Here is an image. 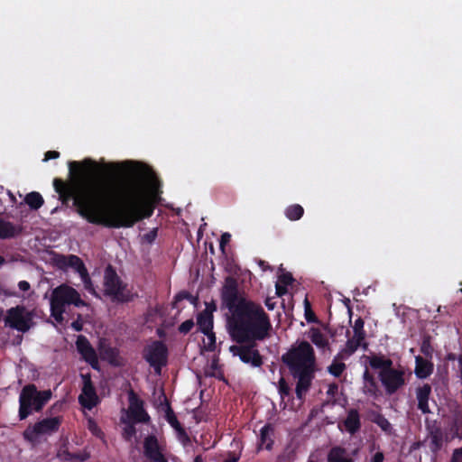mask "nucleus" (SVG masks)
Instances as JSON below:
<instances>
[{"mask_svg": "<svg viewBox=\"0 0 462 462\" xmlns=\"http://www.w3.org/2000/svg\"><path fill=\"white\" fill-rule=\"evenodd\" d=\"M81 378L83 386L79 396V402L82 407L90 411L100 402V399L97 394L90 374H81Z\"/></svg>", "mask_w": 462, "mask_h": 462, "instance_id": "11", "label": "nucleus"}, {"mask_svg": "<svg viewBox=\"0 0 462 462\" xmlns=\"http://www.w3.org/2000/svg\"><path fill=\"white\" fill-rule=\"evenodd\" d=\"M309 462H315V461H313V460H310Z\"/></svg>", "mask_w": 462, "mask_h": 462, "instance_id": "64", "label": "nucleus"}, {"mask_svg": "<svg viewBox=\"0 0 462 462\" xmlns=\"http://www.w3.org/2000/svg\"><path fill=\"white\" fill-rule=\"evenodd\" d=\"M60 155V152L57 151H48L44 154V161L46 162L52 159H58Z\"/></svg>", "mask_w": 462, "mask_h": 462, "instance_id": "50", "label": "nucleus"}, {"mask_svg": "<svg viewBox=\"0 0 462 462\" xmlns=\"http://www.w3.org/2000/svg\"><path fill=\"white\" fill-rule=\"evenodd\" d=\"M52 393L48 390H38L33 383L24 385L19 394L18 417L20 420H26L33 412H41L51 401Z\"/></svg>", "mask_w": 462, "mask_h": 462, "instance_id": "5", "label": "nucleus"}, {"mask_svg": "<svg viewBox=\"0 0 462 462\" xmlns=\"http://www.w3.org/2000/svg\"><path fill=\"white\" fill-rule=\"evenodd\" d=\"M4 263H5V259L0 255V265H3Z\"/></svg>", "mask_w": 462, "mask_h": 462, "instance_id": "63", "label": "nucleus"}, {"mask_svg": "<svg viewBox=\"0 0 462 462\" xmlns=\"http://www.w3.org/2000/svg\"><path fill=\"white\" fill-rule=\"evenodd\" d=\"M128 402L127 415L134 423H147L150 421V416L143 407V401L132 388L128 391Z\"/></svg>", "mask_w": 462, "mask_h": 462, "instance_id": "10", "label": "nucleus"}, {"mask_svg": "<svg viewBox=\"0 0 462 462\" xmlns=\"http://www.w3.org/2000/svg\"><path fill=\"white\" fill-rule=\"evenodd\" d=\"M304 214V208L299 204H293L286 208L285 216L291 221L299 220Z\"/></svg>", "mask_w": 462, "mask_h": 462, "instance_id": "31", "label": "nucleus"}, {"mask_svg": "<svg viewBox=\"0 0 462 462\" xmlns=\"http://www.w3.org/2000/svg\"><path fill=\"white\" fill-rule=\"evenodd\" d=\"M339 430L350 435H356L362 427L361 416L357 409L351 408L346 411V417L337 425Z\"/></svg>", "mask_w": 462, "mask_h": 462, "instance_id": "14", "label": "nucleus"}, {"mask_svg": "<svg viewBox=\"0 0 462 462\" xmlns=\"http://www.w3.org/2000/svg\"><path fill=\"white\" fill-rule=\"evenodd\" d=\"M157 235H158V228L157 227L152 228L151 231H149L148 233L143 235V240L148 244H152L155 241Z\"/></svg>", "mask_w": 462, "mask_h": 462, "instance_id": "47", "label": "nucleus"}, {"mask_svg": "<svg viewBox=\"0 0 462 462\" xmlns=\"http://www.w3.org/2000/svg\"><path fill=\"white\" fill-rule=\"evenodd\" d=\"M123 422L125 424V426L123 429V438L130 441L132 438L136 434V429L134 427V423L132 422H126V420H123Z\"/></svg>", "mask_w": 462, "mask_h": 462, "instance_id": "34", "label": "nucleus"}, {"mask_svg": "<svg viewBox=\"0 0 462 462\" xmlns=\"http://www.w3.org/2000/svg\"><path fill=\"white\" fill-rule=\"evenodd\" d=\"M57 263L60 268L71 267L79 274L87 269L81 258L75 254L60 255Z\"/></svg>", "mask_w": 462, "mask_h": 462, "instance_id": "20", "label": "nucleus"}, {"mask_svg": "<svg viewBox=\"0 0 462 462\" xmlns=\"http://www.w3.org/2000/svg\"><path fill=\"white\" fill-rule=\"evenodd\" d=\"M365 322L362 318H357L355 320L353 330H354V336L356 337L359 338H365V331L364 329Z\"/></svg>", "mask_w": 462, "mask_h": 462, "instance_id": "35", "label": "nucleus"}, {"mask_svg": "<svg viewBox=\"0 0 462 462\" xmlns=\"http://www.w3.org/2000/svg\"><path fill=\"white\" fill-rule=\"evenodd\" d=\"M210 310V313L213 314L214 311L217 310V306L214 302L206 303V308L204 310Z\"/></svg>", "mask_w": 462, "mask_h": 462, "instance_id": "58", "label": "nucleus"}, {"mask_svg": "<svg viewBox=\"0 0 462 462\" xmlns=\"http://www.w3.org/2000/svg\"><path fill=\"white\" fill-rule=\"evenodd\" d=\"M337 389H338V387H337V383L329 384L328 389L327 391L328 395H332V396L335 395L337 392Z\"/></svg>", "mask_w": 462, "mask_h": 462, "instance_id": "55", "label": "nucleus"}, {"mask_svg": "<svg viewBox=\"0 0 462 462\" xmlns=\"http://www.w3.org/2000/svg\"><path fill=\"white\" fill-rule=\"evenodd\" d=\"M76 347L81 358L89 364L93 369L99 368L97 352L87 337L79 335L76 340Z\"/></svg>", "mask_w": 462, "mask_h": 462, "instance_id": "12", "label": "nucleus"}, {"mask_svg": "<svg viewBox=\"0 0 462 462\" xmlns=\"http://www.w3.org/2000/svg\"><path fill=\"white\" fill-rule=\"evenodd\" d=\"M384 455L382 451H377L371 459V462H383Z\"/></svg>", "mask_w": 462, "mask_h": 462, "instance_id": "53", "label": "nucleus"}, {"mask_svg": "<svg viewBox=\"0 0 462 462\" xmlns=\"http://www.w3.org/2000/svg\"><path fill=\"white\" fill-rule=\"evenodd\" d=\"M71 328L75 330V331H81L82 328H83V325L82 323L79 321V320H75L71 323Z\"/></svg>", "mask_w": 462, "mask_h": 462, "instance_id": "57", "label": "nucleus"}, {"mask_svg": "<svg viewBox=\"0 0 462 462\" xmlns=\"http://www.w3.org/2000/svg\"><path fill=\"white\" fill-rule=\"evenodd\" d=\"M5 323L13 329L25 333L32 326V315L23 306L18 305L7 310Z\"/></svg>", "mask_w": 462, "mask_h": 462, "instance_id": "9", "label": "nucleus"}, {"mask_svg": "<svg viewBox=\"0 0 462 462\" xmlns=\"http://www.w3.org/2000/svg\"><path fill=\"white\" fill-rule=\"evenodd\" d=\"M309 337L310 341L319 348L326 349L329 348V343L326 336L318 328H311L310 329Z\"/></svg>", "mask_w": 462, "mask_h": 462, "instance_id": "26", "label": "nucleus"}, {"mask_svg": "<svg viewBox=\"0 0 462 462\" xmlns=\"http://www.w3.org/2000/svg\"><path fill=\"white\" fill-rule=\"evenodd\" d=\"M259 265L263 269L265 270L268 266L266 265V263L263 260H260L259 261Z\"/></svg>", "mask_w": 462, "mask_h": 462, "instance_id": "61", "label": "nucleus"}, {"mask_svg": "<svg viewBox=\"0 0 462 462\" xmlns=\"http://www.w3.org/2000/svg\"><path fill=\"white\" fill-rule=\"evenodd\" d=\"M367 359L372 369L379 370L378 378L388 395L394 394L405 385L403 368H394L390 357L383 354H372Z\"/></svg>", "mask_w": 462, "mask_h": 462, "instance_id": "4", "label": "nucleus"}, {"mask_svg": "<svg viewBox=\"0 0 462 462\" xmlns=\"http://www.w3.org/2000/svg\"><path fill=\"white\" fill-rule=\"evenodd\" d=\"M164 418L166 421L174 429V430L182 426L180 422L178 420L177 416L168 401H166V410Z\"/></svg>", "mask_w": 462, "mask_h": 462, "instance_id": "32", "label": "nucleus"}, {"mask_svg": "<svg viewBox=\"0 0 462 462\" xmlns=\"http://www.w3.org/2000/svg\"><path fill=\"white\" fill-rule=\"evenodd\" d=\"M100 356L104 360H106L112 365L116 364L119 352L116 347L110 346H101L99 348Z\"/></svg>", "mask_w": 462, "mask_h": 462, "instance_id": "30", "label": "nucleus"}, {"mask_svg": "<svg viewBox=\"0 0 462 462\" xmlns=\"http://www.w3.org/2000/svg\"><path fill=\"white\" fill-rule=\"evenodd\" d=\"M65 312V308L57 306L55 304L51 303V314L53 319L61 323L63 320V313Z\"/></svg>", "mask_w": 462, "mask_h": 462, "instance_id": "38", "label": "nucleus"}, {"mask_svg": "<svg viewBox=\"0 0 462 462\" xmlns=\"http://www.w3.org/2000/svg\"><path fill=\"white\" fill-rule=\"evenodd\" d=\"M168 355L166 345L159 340L153 341L143 350V358L158 374H161L162 367L167 365Z\"/></svg>", "mask_w": 462, "mask_h": 462, "instance_id": "7", "label": "nucleus"}, {"mask_svg": "<svg viewBox=\"0 0 462 462\" xmlns=\"http://www.w3.org/2000/svg\"><path fill=\"white\" fill-rule=\"evenodd\" d=\"M363 379L365 381V383L374 380V377L373 374H370V372L366 369L365 372H364V374H363Z\"/></svg>", "mask_w": 462, "mask_h": 462, "instance_id": "56", "label": "nucleus"}, {"mask_svg": "<svg viewBox=\"0 0 462 462\" xmlns=\"http://www.w3.org/2000/svg\"><path fill=\"white\" fill-rule=\"evenodd\" d=\"M213 325H214V317L213 314L210 313V310H202L199 312L197 316V326L199 330L203 333L207 334L208 332H211L213 330Z\"/></svg>", "mask_w": 462, "mask_h": 462, "instance_id": "23", "label": "nucleus"}, {"mask_svg": "<svg viewBox=\"0 0 462 462\" xmlns=\"http://www.w3.org/2000/svg\"><path fill=\"white\" fill-rule=\"evenodd\" d=\"M275 289H276V294L278 296H282L284 294L287 293L288 290H287V286L285 285H282L281 284L280 282H277L276 285H275Z\"/></svg>", "mask_w": 462, "mask_h": 462, "instance_id": "51", "label": "nucleus"}, {"mask_svg": "<svg viewBox=\"0 0 462 462\" xmlns=\"http://www.w3.org/2000/svg\"><path fill=\"white\" fill-rule=\"evenodd\" d=\"M57 456L61 460L73 462H83L88 458L87 455L80 453H70L68 449L67 444H63L60 447Z\"/></svg>", "mask_w": 462, "mask_h": 462, "instance_id": "25", "label": "nucleus"}, {"mask_svg": "<svg viewBox=\"0 0 462 462\" xmlns=\"http://www.w3.org/2000/svg\"><path fill=\"white\" fill-rule=\"evenodd\" d=\"M221 298L231 313L227 320L229 336L236 343L229 347L230 353L252 367H261L263 357L256 348V342L269 337L272 329L269 315L260 304L239 297L237 283L231 277L226 280Z\"/></svg>", "mask_w": 462, "mask_h": 462, "instance_id": "2", "label": "nucleus"}, {"mask_svg": "<svg viewBox=\"0 0 462 462\" xmlns=\"http://www.w3.org/2000/svg\"><path fill=\"white\" fill-rule=\"evenodd\" d=\"M143 454L152 462H168L160 448L158 439L154 435H149L144 439Z\"/></svg>", "mask_w": 462, "mask_h": 462, "instance_id": "15", "label": "nucleus"}, {"mask_svg": "<svg viewBox=\"0 0 462 462\" xmlns=\"http://www.w3.org/2000/svg\"><path fill=\"white\" fill-rule=\"evenodd\" d=\"M429 448L430 451L437 455L443 447L444 433L441 427L433 425L429 429Z\"/></svg>", "mask_w": 462, "mask_h": 462, "instance_id": "17", "label": "nucleus"}, {"mask_svg": "<svg viewBox=\"0 0 462 462\" xmlns=\"http://www.w3.org/2000/svg\"><path fill=\"white\" fill-rule=\"evenodd\" d=\"M274 433L275 428L271 423H266L261 428L257 443L258 451L263 448L269 451L273 449L274 444Z\"/></svg>", "mask_w": 462, "mask_h": 462, "instance_id": "16", "label": "nucleus"}, {"mask_svg": "<svg viewBox=\"0 0 462 462\" xmlns=\"http://www.w3.org/2000/svg\"><path fill=\"white\" fill-rule=\"evenodd\" d=\"M282 361L288 367L291 376L297 379L296 397L303 400L315 378L316 356L312 346L308 341H300L282 356Z\"/></svg>", "mask_w": 462, "mask_h": 462, "instance_id": "3", "label": "nucleus"}, {"mask_svg": "<svg viewBox=\"0 0 462 462\" xmlns=\"http://www.w3.org/2000/svg\"><path fill=\"white\" fill-rule=\"evenodd\" d=\"M24 202L31 209L37 210L43 205L44 199L39 192L32 191L25 196Z\"/></svg>", "mask_w": 462, "mask_h": 462, "instance_id": "29", "label": "nucleus"}, {"mask_svg": "<svg viewBox=\"0 0 462 462\" xmlns=\"http://www.w3.org/2000/svg\"><path fill=\"white\" fill-rule=\"evenodd\" d=\"M278 389L279 393L281 394L282 398H284L285 396H289L291 393V388L289 384L287 383L286 380L282 377L278 382Z\"/></svg>", "mask_w": 462, "mask_h": 462, "instance_id": "41", "label": "nucleus"}, {"mask_svg": "<svg viewBox=\"0 0 462 462\" xmlns=\"http://www.w3.org/2000/svg\"><path fill=\"white\" fill-rule=\"evenodd\" d=\"M70 181L53 180L63 205L72 200L78 214L88 223L109 228H130L152 216L160 197L154 171L140 162L103 165L86 158L69 162Z\"/></svg>", "mask_w": 462, "mask_h": 462, "instance_id": "1", "label": "nucleus"}, {"mask_svg": "<svg viewBox=\"0 0 462 462\" xmlns=\"http://www.w3.org/2000/svg\"><path fill=\"white\" fill-rule=\"evenodd\" d=\"M240 455L235 452H229L227 457L223 462H238Z\"/></svg>", "mask_w": 462, "mask_h": 462, "instance_id": "52", "label": "nucleus"}, {"mask_svg": "<svg viewBox=\"0 0 462 462\" xmlns=\"http://www.w3.org/2000/svg\"><path fill=\"white\" fill-rule=\"evenodd\" d=\"M450 462H462V447L454 449Z\"/></svg>", "mask_w": 462, "mask_h": 462, "instance_id": "48", "label": "nucleus"}, {"mask_svg": "<svg viewBox=\"0 0 462 462\" xmlns=\"http://www.w3.org/2000/svg\"><path fill=\"white\" fill-rule=\"evenodd\" d=\"M433 347L430 343V337H424L420 345V352L428 358H431L433 355Z\"/></svg>", "mask_w": 462, "mask_h": 462, "instance_id": "36", "label": "nucleus"}, {"mask_svg": "<svg viewBox=\"0 0 462 462\" xmlns=\"http://www.w3.org/2000/svg\"><path fill=\"white\" fill-rule=\"evenodd\" d=\"M62 402H57L47 411V415L51 416L35 422L29 426L23 432V437L29 441H34L40 435H51L59 431L62 424V416H53L56 411L62 408Z\"/></svg>", "mask_w": 462, "mask_h": 462, "instance_id": "6", "label": "nucleus"}, {"mask_svg": "<svg viewBox=\"0 0 462 462\" xmlns=\"http://www.w3.org/2000/svg\"><path fill=\"white\" fill-rule=\"evenodd\" d=\"M373 422L380 427L381 430L386 434L391 435L393 433L392 424L383 414L377 413L373 420Z\"/></svg>", "mask_w": 462, "mask_h": 462, "instance_id": "33", "label": "nucleus"}, {"mask_svg": "<svg viewBox=\"0 0 462 462\" xmlns=\"http://www.w3.org/2000/svg\"><path fill=\"white\" fill-rule=\"evenodd\" d=\"M79 276H80V278L82 280V282L84 284L85 289L88 292L95 293V289H94L91 278H90V276L88 274V269H86L84 272H82L79 274Z\"/></svg>", "mask_w": 462, "mask_h": 462, "instance_id": "39", "label": "nucleus"}, {"mask_svg": "<svg viewBox=\"0 0 462 462\" xmlns=\"http://www.w3.org/2000/svg\"><path fill=\"white\" fill-rule=\"evenodd\" d=\"M175 431L178 439L183 446H187L190 442V438L188 435L186 430L183 428V426L178 428L177 430H175Z\"/></svg>", "mask_w": 462, "mask_h": 462, "instance_id": "40", "label": "nucleus"}, {"mask_svg": "<svg viewBox=\"0 0 462 462\" xmlns=\"http://www.w3.org/2000/svg\"><path fill=\"white\" fill-rule=\"evenodd\" d=\"M194 327L193 319H189L183 321L178 328V330L181 334H188Z\"/></svg>", "mask_w": 462, "mask_h": 462, "instance_id": "44", "label": "nucleus"}, {"mask_svg": "<svg viewBox=\"0 0 462 462\" xmlns=\"http://www.w3.org/2000/svg\"><path fill=\"white\" fill-rule=\"evenodd\" d=\"M104 286L106 295L116 298L122 294L124 290L122 281L111 265H107L105 270Z\"/></svg>", "mask_w": 462, "mask_h": 462, "instance_id": "13", "label": "nucleus"}, {"mask_svg": "<svg viewBox=\"0 0 462 462\" xmlns=\"http://www.w3.org/2000/svg\"><path fill=\"white\" fill-rule=\"evenodd\" d=\"M364 340L365 338H359L353 336L351 338L347 339L345 348H343L340 353H342L343 356L346 358L352 356L359 346L364 350H366L368 344Z\"/></svg>", "mask_w": 462, "mask_h": 462, "instance_id": "24", "label": "nucleus"}, {"mask_svg": "<svg viewBox=\"0 0 462 462\" xmlns=\"http://www.w3.org/2000/svg\"><path fill=\"white\" fill-rule=\"evenodd\" d=\"M184 299L189 300L191 303H195L198 300L197 297H194L189 292L185 291H182L179 292L174 297V300H175L176 302L177 301H181Z\"/></svg>", "mask_w": 462, "mask_h": 462, "instance_id": "42", "label": "nucleus"}, {"mask_svg": "<svg viewBox=\"0 0 462 462\" xmlns=\"http://www.w3.org/2000/svg\"><path fill=\"white\" fill-rule=\"evenodd\" d=\"M448 426L453 437L462 439V409L460 407L451 410Z\"/></svg>", "mask_w": 462, "mask_h": 462, "instance_id": "21", "label": "nucleus"}, {"mask_svg": "<svg viewBox=\"0 0 462 462\" xmlns=\"http://www.w3.org/2000/svg\"><path fill=\"white\" fill-rule=\"evenodd\" d=\"M18 288L23 291H27L30 290L31 285L27 281H20L18 282Z\"/></svg>", "mask_w": 462, "mask_h": 462, "instance_id": "54", "label": "nucleus"}, {"mask_svg": "<svg viewBox=\"0 0 462 462\" xmlns=\"http://www.w3.org/2000/svg\"><path fill=\"white\" fill-rule=\"evenodd\" d=\"M23 227L22 225H14V223L0 218V239H12L22 235Z\"/></svg>", "mask_w": 462, "mask_h": 462, "instance_id": "19", "label": "nucleus"}, {"mask_svg": "<svg viewBox=\"0 0 462 462\" xmlns=\"http://www.w3.org/2000/svg\"><path fill=\"white\" fill-rule=\"evenodd\" d=\"M265 306L267 307L268 310H272L274 309L275 303L272 302L270 299H267L265 300Z\"/></svg>", "mask_w": 462, "mask_h": 462, "instance_id": "59", "label": "nucleus"}, {"mask_svg": "<svg viewBox=\"0 0 462 462\" xmlns=\"http://www.w3.org/2000/svg\"><path fill=\"white\" fill-rule=\"evenodd\" d=\"M346 450L343 447H333L328 455V462H352L346 457Z\"/></svg>", "mask_w": 462, "mask_h": 462, "instance_id": "27", "label": "nucleus"}, {"mask_svg": "<svg viewBox=\"0 0 462 462\" xmlns=\"http://www.w3.org/2000/svg\"><path fill=\"white\" fill-rule=\"evenodd\" d=\"M365 393L374 397L377 396L379 390L375 379L365 383Z\"/></svg>", "mask_w": 462, "mask_h": 462, "instance_id": "45", "label": "nucleus"}, {"mask_svg": "<svg viewBox=\"0 0 462 462\" xmlns=\"http://www.w3.org/2000/svg\"><path fill=\"white\" fill-rule=\"evenodd\" d=\"M231 235L229 233H224L220 237V249L225 250V246L230 242Z\"/></svg>", "mask_w": 462, "mask_h": 462, "instance_id": "49", "label": "nucleus"}, {"mask_svg": "<svg viewBox=\"0 0 462 462\" xmlns=\"http://www.w3.org/2000/svg\"><path fill=\"white\" fill-rule=\"evenodd\" d=\"M448 358L449 360H455L456 359V355L455 354H448Z\"/></svg>", "mask_w": 462, "mask_h": 462, "instance_id": "62", "label": "nucleus"}, {"mask_svg": "<svg viewBox=\"0 0 462 462\" xmlns=\"http://www.w3.org/2000/svg\"><path fill=\"white\" fill-rule=\"evenodd\" d=\"M304 304H305V313H304L305 319L307 320L308 323H317L319 321L318 318H317L316 314L314 313V311L311 310L310 303L309 302V300L307 299L305 300Z\"/></svg>", "mask_w": 462, "mask_h": 462, "instance_id": "37", "label": "nucleus"}, {"mask_svg": "<svg viewBox=\"0 0 462 462\" xmlns=\"http://www.w3.org/2000/svg\"><path fill=\"white\" fill-rule=\"evenodd\" d=\"M431 394V386L429 383H424L416 389V398L418 401L417 408L423 414L430 413L431 411L429 406V400Z\"/></svg>", "mask_w": 462, "mask_h": 462, "instance_id": "18", "label": "nucleus"}, {"mask_svg": "<svg viewBox=\"0 0 462 462\" xmlns=\"http://www.w3.org/2000/svg\"><path fill=\"white\" fill-rule=\"evenodd\" d=\"M342 353H338L333 359L331 365L328 367V372L335 377H340L346 368L343 362H338L339 359H344Z\"/></svg>", "mask_w": 462, "mask_h": 462, "instance_id": "28", "label": "nucleus"}, {"mask_svg": "<svg viewBox=\"0 0 462 462\" xmlns=\"http://www.w3.org/2000/svg\"><path fill=\"white\" fill-rule=\"evenodd\" d=\"M294 282V278L291 273H285L279 276L278 282L282 285L289 286Z\"/></svg>", "mask_w": 462, "mask_h": 462, "instance_id": "46", "label": "nucleus"}, {"mask_svg": "<svg viewBox=\"0 0 462 462\" xmlns=\"http://www.w3.org/2000/svg\"><path fill=\"white\" fill-rule=\"evenodd\" d=\"M433 364L430 361L421 357L420 356L415 358V374L420 379H425L433 373Z\"/></svg>", "mask_w": 462, "mask_h": 462, "instance_id": "22", "label": "nucleus"}, {"mask_svg": "<svg viewBox=\"0 0 462 462\" xmlns=\"http://www.w3.org/2000/svg\"><path fill=\"white\" fill-rule=\"evenodd\" d=\"M50 303L62 308L71 304L76 307H83L86 305V302L80 298L78 291L67 284H60L53 289Z\"/></svg>", "mask_w": 462, "mask_h": 462, "instance_id": "8", "label": "nucleus"}, {"mask_svg": "<svg viewBox=\"0 0 462 462\" xmlns=\"http://www.w3.org/2000/svg\"><path fill=\"white\" fill-rule=\"evenodd\" d=\"M207 337L208 343L206 345V349L208 351H215L216 349V335L213 330L211 332H208L207 334H204Z\"/></svg>", "mask_w": 462, "mask_h": 462, "instance_id": "43", "label": "nucleus"}, {"mask_svg": "<svg viewBox=\"0 0 462 462\" xmlns=\"http://www.w3.org/2000/svg\"><path fill=\"white\" fill-rule=\"evenodd\" d=\"M194 462H204V459L201 455H198L195 457Z\"/></svg>", "mask_w": 462, "mask_h": 462, "instance_id": "60", "label": "nucleus"}]
</instances>
